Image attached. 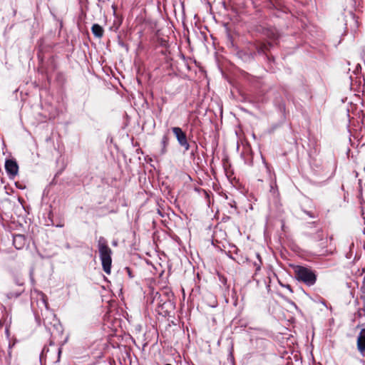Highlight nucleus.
<instances>
[{
	"label": "nucleus",
	"instance_id": "obj_15",
	"mask_svg": "<svg viewBox=\"0 0 365 365\" xmlns=\"http://www.w3.org/2000/svg\"><path fill=\"white\" fill-rule=\"evenodd\" d=\"M230 206L231 210L228 212L231 215H234L237 212L236 202L233 200L232 202L228 203Z\"/></svg>",
	"mask_w": 365,
	"mask_h": 365
},
{
	"label": "nucleus",
	"instance_id": "obj_1",
	"mask_svg": "<svg viewBox=\"0 0 365 365\" xmlns=\"http://www.w3.org/2000/svg\"><path fill=\"white\" fill-rule=\"evenodd\" d=\"M294 278L307 287L314 286L317 280L316 271L302 265H292Z\"/></svg>",
	"mask_w": 365,
	"mask_h": 365
},
{
	"label": "nucleus",
	"instance_id": "obj_25",
	"mask_svg": "<svg viewBox=\"0 0 365 365\" xmlns=\"http://www.w3.org/2000/svg\"><path fill=\"white\" fill-rule=\"evenodd\" d=\"M273 39H275L276 38V36L275 34H273V36L272 37Z\"/></svg>",
	"mask_w": 365,
	"mask_h": 365
},
{
	"label": "nucleus",
	"instance_id": "obj_6",
	"mask_svg": "<svg viewBox=\"0 0 365 365\" xmlns=\"http://www.w3.org/2000/svg\"><path fill=\"white\" fill-rule=\"evenodd\" d=\"M252 51L255 50L256 55H265L267 60H269V56L267 54V51L269 49V46H272L271 43H252L250 45Z\"/></svg>",
	"mask_w": 365,
	"mask_h": 365
},
{
	"label": "nucleus",
	"instance_id": "obj_17",
	"mask_svg": "<svg viewBox=\"0 0 365 365\" xmlns=\"http://www.w3.org/2000/svg\"><path fill=\"white\" fill-rule=\"evenodd\" d=\"M15 185H16V187L20 189V190H24L26 187L25 185H21L19 182H15Z\"/></svg>",
	"mask_w": 365,
	"mask_h": 365
},
{
	"label": "nucleus",
	"instance_id": "obj_13",
	"mask_svg": "<svg viewBox=\"0 0 365 365\" xmlns=\"http://www.w3.org/2000/svg\"><path fill=\"white\" fill-rule=\"evenodd\" d=\"M35 293H36L37 297L39 299V300H41L42 304L47 309L48 308V302H47V297L46 296V294H43L42 292L37 291V290H35Z\"/></svg>",
	"mask_w": 365,
	"mask_h": 365
},
{
	"label": "nucleus",
	"instance_id": "obj_20",
	"mask_svg": "<svg viewBox=\"0 0 365 365\" xmlns=\"http://www.w3.org/2000/svg\"><path fill=\"white\" fill-rule=\"evenodd\" d=\"M361 292L365 294V284H364L363 286H361Z\"/></svg>",
	"mask_w": 365,
	"mask_h": 365
},
{
	"label": "nucleus",
	"instance_id": "obj_29",
	"mask_svg": "<svg viewBox=\"0 0 365 365\" xmlns=\"http://www.w3.org/2000/svg\"><path fill=\"white\" fill-rule=\"evenodd\" d=\"M8 364L10 365V363L8 361Z\"/></svg>",
	"mask_w": 365,
	"mask_h": 365
},
{
	"label": "nucleus",
	"instance_id": "obj_5",
	"mask_svg": "<svg viewBox=\"0 0 365 365\" xmlns=\"http://www.w3.org/2000/svg\"><path fill=\"white\" fill-rule=\"evenodd\" d=\"M5 170L9 178H14L19 172V165L15 159H7L5 161Z\"/></svg>",
	"mask_w": 365,
	"mask_h": 365
},
{
	"label": "nucleus",
	"instance_id": "obj_23",
	"mask_svg": "<svg viewBox=\"0 0 365 365\" xmlns=\"http://www.w3.org/2000/svg\"><path fill=\"white\" fill-rule=\"evenodd\" d=\"M260 269V266L259 265H257V268H256V270H259Z\"/></svg>",
	"mask_w": 365,
	"mask_h": 365
},
{
	"label": "nucleus",
	"instance_id": "obj_30",
	"mask_svg": "<svg viewBox=\"0 0 365 365\" xmlns=\"http://www.w3.org/2000/svg\"><path fill=\"white\" fill-rule=\"evenodd\" d=\"M364 170L365 171V168H364Z\"/></svg>",
	"mask_w": 365,
	"mask_h": 365
},
{
	"label": "nucleus",
	"instance_id": "obj_22",
	"mask_svg": "<svg viewBox=\"0 0 365 365\" xmlns=\"http://www.w3.org/2000/svg\"><path fill=\"white\" fill-rule=\"evenodd\" d=\"M4 324L3 322L1 320H0V327H2Z\"/></svg>",
	"mask_w": 365,
	"mask_h": 365
},
{
	"label": "nucleus",
	"instance_id": "obj_28",
	"mask_svg": "<svg viewBox=\"0 0 365 365\" xmlns=\"http://www.w3.org/2000/svg\"><path fill=\"white\" fill-rule=\"evenodd\" d=\"M271 59H273V57H269V61H270Z\"/></svg>",
	"mask_w": 365,
	"mask_h": 365
},
{
	"label": "nucleus",
	"instance_id": "obj_8",
	"mask_svg": "<svg viewBox=\"0 0 365 365\" xmlns=\"http://www.w3.org/2000/svg\"><path fill=\"white\" fill-rule=\"evenodd\" d=\"M357 349L359 352L363 356H365V328L361 329L358 336L356 341Z\"/></svg>",
	"mask_w": 365,
	"mask_h": 365
},
{
	"label": "nucleus",
	"instance_id": "obj_21",
	"mask_svg": "<svg viewBox=\"0 0 365 365\" xmlns=\"http://www.w3.org/2000/svg\"><path fill=\"white\" fill-rule=\"evenodd\" d=\"M126 269H127V270H128V272L129 276H130V277H132L130 269H129V268H128V267H127Z\"/></svg>",
	"mask_w": 365,
	"mask_h": 365
},
{
	"label": "nucleus",
	"instance_id": "obj_4",
	"mask_svg": "<svg viewBox=\"0 0 365 365\" xmlns=\"http://www.w3.org/2000/svg\"><path fill=\"white\" fill-rule=\"evenodd\" d=\"M236 56L245 63H251L255 61L256 53L252 52L250 46H249L247 49L237 51Z\"/></svg>",
	"mask_w": 365,
	"mask_h": 365
},
{
	"label": "nucleus",
	"instance_id": "obj_3",
	"mask_svg": "<svg viewBox=\"0 0 365 365\" xmlns=\"http://www.w3.org/2000/svg\"><path fill=\"white\" fill-rule=\"evenodd\" d=\"M171 130L179 145L182 147L185 151H187L190 145L188 143L186 133L180 127H173Z\"/></svg>",
	"mask_w": 365,
	"mask_h": 365
},
{
	"label": "nucleus",
	"instance_id": "obj_9",
	"mask_svg": "<svg viewBox=\"0 0 365 365\" xmlns=\"http://www.w3.org/2000/svg\"><path fill=\"white\" fill-rule=\"evenodd\" d=\"M13 245L16 250H22L26 245L25 235L17 234L13 235Z\"/></svg>",
	"mask_w": 365,
	"mask_h": 365
},
{
	"label": "nucleus",
	"instance_id": "obj_11",
	"mask_svg": "<svg viewBox=\"0 0 365 365\" xmlns=\"http://www.w3.org/2000/svg\"><path fill=\"white\" fill-rule=\"evenodd\" d=\"M91 31L93 35L97 38H101L103 36V29L98 24H94L91 27Z\"/></svg>",
	"mask_w": 365,
	"mask_h": 365
},
{
	"label": "nucleus",
	"instance_id": "obj_19",
	"mask_svg": "<svg viewBox=\"0 0 365 365\" xmlns=\"http://www.w3.org/2000/svg\"><path fill=\"white\" fill-rule=\"evenodd\" d=\"M232 349V348L231 349V351L230 352V356L231 360L233 361L234 358H233Z\"/></svg>",
	"mask_w": 365,
	"mask_h": 365
},
{
	"label": "nucleus",
	"instance_id": "obj_14",
	"mask_svg": "<svg viewBox=\"0 0 365 365\" xmlns=\"http://www.w3.org/2000/svg\"><path fill=\"white\" fill-rule=\"evenodd\" d=\"M23 291L24 290L22 289V290L17 291V292H13V291L9 292L8 293H6V297L8 299L17 298L21 294Z\"/></svg>",
	"mask_w": 365,
	"mask_h": 365
},
{
	"label": "nucleus",
	"instance_id": "obj_7",
	"mask_svg": "<svg viewBox=\"0 0 365 365\" xmlns=\"http://www.w3.org/2000/svg\"><path fill=\"white\" fill-rule=\"evenodd\" d=\"M232 248L234 249L233 251L230 250L227 252V255L230 258L235 261L239 264H244L247 262V257H244L237 247L232 246Z\"/></svg>",
	"mask_w": 365,
	"mask_h": 365
},
{
	"label": "nucleus",
	"instance_id": "obj_27",
	"mask_svg": "<svg viewBox=\"0 0 365 365\" xmlns=\"http://www.w3.org/2000/svg\"><path fill=\"white\" fill-rule=\"evenodd\" d=\"M113 9L114 10V12L115 11V6H113Z\"/></svg>",
	"mask_w": 365,
	"mask_h": 365
},
{
	"label": "nucleus",
	"instance_id": "obj_16",
	"mask_svg": "<svg viewBox=\"0 0 365 365\" xmlns=\"http://www.w3.org/2000/svg\"><path fill=\"white\" fill-rule=\"evenodd\" d=\"M303 212L311 218H315L317 217L315 213L312 211L303 210Z\"/></svg>",
	"mask_w": 365,
	"mask_h": 365
},
{
	"label": "nucleus",
	"instance_id": "obj_10",
	"mask_svg": "<svg viewBox=\"0 0 365 365\" xmlns=\"http://www.w3.org/2000/svg\"><path fill=\"white\" fill-rule=\"evenodd\" d=\"M308 236L315 241H320L321 243L319 244V246L322 247V248L325 247V242H324V235L321 230H317L316 234H309Z\"/></svg>",
	"mask_w": 365,
	"mask_h": 365
},
{
	"label": "nucleus",
	"instance_id": "obj_2",
	"mask_svg": "<svg viewBox=\"0 0 365 365\" xmlns=\"http://www.w3.org/2000/svg\"><path fill=\"white\" fill-rule=\"evenodd\" d=\"M98 248L99 251L100 259L101 260L103 271L108 274H110L111 269V254L112 250L108 245V241L103 237H100L98 240Z\"/></svg>",
	"mask_w": 365,
	"mask_h": 365
},
{
	"label": "nucleus",
	"instance_id": "obj_24",
	"mask_svg": "<svg viewBox=\"0 0 365 365\" xmlns=\"http://www.w3.org/2000/svg\"><path fill=\"white\" fill-rule=\"evenodd\" d=\"M6 334H9V328L8 327L6 328Z\"/></svg>",
	"mask_w": 365,
	"mask_h": 365
},
{
	"label": "nucleus",
	"instance_id": "obj_26",
	"mask_svg": "<svg viewBox=\"0 0 365 365\" xmlns=\"http://www.w3.org/2000/svg\"><path fill=\"white\" fill-rule=\"evenodd\" d=\"M66 247V248H68H68H70V246H69V245H68V244H67Z\"/></svg>",
	"mask_w": 365,
	"mask_h": 365
},
{
	"label": "nucleus",
	"instance_id": "obj_18",
	"mask_svg": "<svg viewBox=\"0 0 365 365\" xmlns=\"http://www.w3.org/2000/svg\"><path fill=\"white\" fill-rule=\"evenodd\" d=\"M284 287L289 289L290 292H293L292 289L289 284L284 285Z\"/></svg>",
	"mask_w": 365,
	"mask_h": 365
},
{
	"label": "nucleus",
	"instance_id": "obj_12",
	"mask_svg": "<svg viewBox=\"0 0 365 365\" xmlns=\"http://www.w3.org/2000/svg\"><path fill=\"white\" fill-rule=\"evenodd\" d=\"M169 144V138L168 135H164L161 140V150L160 154L165 155L167 153V147Z\"/></svg>",
	"mask_w": 365,
	"mask_h": 365
}]
</instances>
